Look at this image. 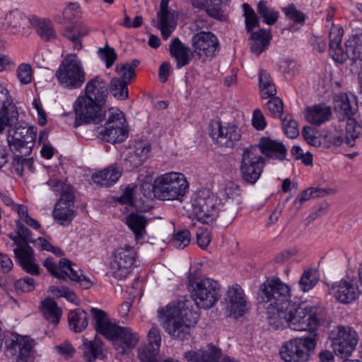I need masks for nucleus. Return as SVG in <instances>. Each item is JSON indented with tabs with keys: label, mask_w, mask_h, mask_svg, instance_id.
I'll return each instance as SVG.
<instances>
[{
	"label": "nucleus",
	"mask_w": 362,
	"mask_h": 362,
	"mask_svg": "<svg viewBox=\"0 0 362 362\" xmlns=\"http://www.w3.org/2000/svg\"><path fill=\"white\" fill-rule=\"evenodd\" d=\"M271 38L269 30L260 29L252 33L250 38L251 52L257 55L260 54L267 48Z\"/></svg>",
	"instance_id": "nucleus-38"
},
{
	"label": "nucleus",
	"mask_w": 362,
	"mask_h": 362,
	"mask_svg": "<svg viewBox=\"0 0 362 362\" xmlns=\"http://www.w3.org/2000/svg\"><path fill=\"white\" fill-rule=\"evenodd\" d=\"M8 130V142L12 152L30 155L35 143L37 129L27 125L14 124Z\"/></svg>",
	"instance_id": "nucleus-11"
},
{
	"label": "nucleus",
	"mask_w": 362,
	"mask_h": 362,
	"mask_svg": "<svg viewBox=\"0 0 362 362\" xmlns=\"http://www.w3.org/2000/svg\"><path fill=\"white\" fill-rule=\"evenodd\" d=\"M211 137L220 146L233 148L240 139L241 134L233 124L223 126L220 122L214 121L210 124Z\"/></svg>",
	"instance_id": "nucleus-16"
},
{
	"label": "nucleus",
	"mask_w": 362,
	"mask_h": 362,
	"mask_svg": "<svg viewBox=\"0 0 362 362\" xmlns=\"http://www.w3.org/2000/svg\"><path fill=\"white\" fill-rule=\"evenodd\" d=\"M103 347L102 340L97 336L93 340L83 339L82 350L87 362H94L96 358H102Z\"/></svg>",
	"instance_id": "nucleus-36"
},
{
	"label": "nucleus",
	"mask_w": 362,
	"mask_h": 362,
	"mask_svg": "<svg viewBox=\"0 0 362 362\" xmlns=\"http://www.w3.org/2000/svg\"><path fill=\"white\" fill-rule=\"evenodd\" d=\"M176 248L184 249L191 241L190 232L187 229L178 230L170 240Z\"/></svg>",
	"instance_id": "nucleus-56"
},
{
	"label": "nucleus",
	"mask_w": 362,
	"mask_h": 362,
	"mask_svg": "<svg viewBox=\"0 0 362 362\" xmlns=\"http://www.w3.org/2000/svg\"><path fill=\"white\" fill-rule=\"evenodd\" d=\"M33 347V340L26 337L17 338L6 346L5 354L12 362H27Z\"/></svg>",
	"instance_id": "nucleus-21"
},
{
	"label": "nucleus",
	"mask_w": 362,
	"mask_h": 362,
	"mask_svg": "<svg viewBox=\"0 0 362 362\" xmlns=\"http://www.w3.org/2000/svg\"><path fill=\"white\" fill-rule=\"evenodd\" d=\"M43 266L54 277L63 280L69 277L71 281L77 282L82 288L88 289L93 284L88 277L75 270L72 267V262L68 259H61L57 266L52 258L47 257L43 262Z\"/></svg>",
	"instance_id": "nucleus-12"
},
{
	"label": "nucleus",
	"mask_w": 362,
	"mask_h": 362,
	"mask_svg": "<svg viewBox=\"0 0 362 362\" xmlns=\"http://www.w3.org/2000/svg\"><path fill=\"white\" fill-rule=\"evenodd\" d=\"M342 34V30L336 27H332L329 33V55L335 62L341 64L350 59L347 50L344 52L341 46Z\"/></svg>",
	"instance_id": "nucleus-30"
},
{
	"label": "nucleus",
	"mask_w": 362,
	"mask_h": 362,
	"mask_svg": "<svg viewBox=\"0 0 362 362\" xmlns=\"http://www.w3.org/2000/svg\"><path fill=\"white\" fill-rule=\"evenodd\" d=\"M59 198L55 204L53 211V217L55 221L62 226L69 225L74 217L76 211L74 210V196L69 197Z\"/></svg>",
	"instance_id": "nucleus-23"
},
{
	"label": "nucleus",
	"mask_w": 362,
	"mask_h": 362,
	"mask_svg": "<svg viewBox=\"0 0 362 362\" xmlns=\"http://www.w3.org/2000/svg\"><path fill=\"white\" fill-rule=\"evenodd\" d=\"M331 345L334 353L341 358L349 356L358 341L356 332L349 326L339 325L329 334Z\"/></svg>",
	"instance_id": "nucleus-13"
},
{
	"label": "nucleus",
	"mask_w": 362,
	"mask_h": 362,
	"mask_svg": "<svg viewBox=\"0 0 362 362\" xmlns=\"http://www.w3.org/2000/svg\"><path fill=\"white\" fill-rule=\"evenodd\" d=\"M264 164V159L258 153L257 147L251 146L245 148L240 169L242 178L248 184H255L259 180Z\"/></svg>",
	"instance_id": "nucleus-14"
},
{
	"label": "nucleus",
	"mask_w": 362,
	"mask_h": 362,
	"mask_svg": "<svg viewBox=\"0 0 362 362\" xmlns=\"http://www.w3.org/2000/svg\"><path fill=\"white\" fill-rule=\"evenodd\" d=\"M331 189H324L319 188H309L304 190L298 201H295V204L297 202L299 204L298 207L305 201L308 200L311 197H320L327 194Z\"/></svg>",
	"instance_id": "nucleus-62"
},
{
	"label": "nucleus",
	"mask_w": 362,
	"mask_h": 362,
	"mask_svg": "<svg viewBox=\"0 0 362 362\" xmlns=\"http://www.w3.org/2000/svg\"><path fill=\"white\" fill-rule=\"evenodd\" d=\"M16 76L23 85L31 83L33 79L31 65L27 63L21 64L16 69Z\"/></svg>",
	"instance_id": "nucleus-59"
},
{
	"label": "nucleus",
	"mask_w": 362,
	"mask_h": 362,
	"mask_svg": "<svg viewBox=\"0 0 362 362\" xmlns=\"http://www.w3.org/2000/svg\"><path fill=\"white\" fill-rule=\"evenodd\" d=\"M265 109L271 116L274 117H278L281 119L284 111L283 101L275 95L272 96V98L267 103Z\"/></svg>",
	"instance_id": "nucleus-55"
},
{
	"label": "nucleus",
	"mask_w": 362,
	"mask_h": 362,
	"mask_svg": "<svg viewBox=\"0 0 362 362\" xmlns=\"http://www.w3.org/2000/svg\"><path fill=\"white\" fill-rule=\"evenodd\" d=\"M33 23V17H27L22 12L15 10L8 13L5 18V25L13 34H27V29Z\"/></svg>",
	"instance_id": "nucleus-27"
},
{
	"label": "nucleus",
	"mask_w": 362,
	"mask_h": 362,
	"mask_svg": "<svg viewBox=\"0 0 362 362\" xmlns=\"http://www.w3.org/2000/svg\"><path fill=\"white\" fill-rule=\"evenodd\" d=\"M42 313L44 317L54 325H57L62 316V310L57 303L51 298H47L42 302Z\"/></svg>",
	"instance_id": "nucleus-44"
},
{
	"label": "nucleus",
	"mask_w": 362,
	"mask_h": 362,
	"mask_svg": "<svg viewBox=\"0 0 362 362\" xmlns=\"http://www.w3.org/2000/svg\"><path fill=\"white\" fill-rule=\"evenodd\" d=\"M317 281L318 276L316 271L308 269L303 273L299 280V287L303 292H307L312 289Z\"/></svg>",
	"instance_id": "nucleus-52"
},
{
	"label": "nucleus",
	"mask_w": 362,
	"mask_h": 362,
	"mask_svg": "<svg viewBox=\"0 0 362 362\" xmlns=\"http://www.w3.org/2000/svg\"><path fill=\"white\" fill-rule=\"evenodd\" d=\"M255 147L262 154L268 158L283 160L286 158L287 149L285 146L269 137H262L259 139L257 146Z\"/></svg>",
	"instance_id": "nucleus-28"
},
{
	"label": "nucleus",
	"mask_w": 362,
	"mask_h": 362,
	"mask_svg": "<svg viewBox=\"0 0 362 362\" xmlns=\"http://www.w3.org/2000/svg\"><path fill=\"white\" fill-rule=\"evenodd\" d=\"M140 190L147 199L146 204H151L157 199L158 192V174L156 172L148 173L141 180Z\"/></svg>",
	"instance_id": "nucleus-31"
},
{
	"label": "nucleus",
	"mask_w": 362,
	"mask_h": 362,
	"mask_svg": "<svg viewBox=\"0 0 362 362\" xmlns=\"http://www.w3.org/2000/svg\"><path fill=\"white\" fill-rule=\"evenodd\" d=\"M136 258V252L133 247L125 245L117 248L110 262V273L118 280L124 279L130 274Z\"/></svg>",
	"instance_id": "nucleus-15"
},
{
	"label": "nucleus",
	"mask_w": 362,
	"mask_h": 362,
	"mask_svg": "<svg viewBox=\"0 0 362 362\" xmlns=\"http://www.w3.org/2000/svg\"><path fill=\"white\" fill-rule=\"evenodd\" d=\"M98 54L100 59L105 62L107 69L111 67L117 59V54L115 49L109 47L107 44L105 47L99 48Z\"/></svg>",
	"instance_id": "nucleus-58"
},
{
	"label": "nucleus",
	"mask_w": 362,
	"mask_h": 362,
	"mask_svg": "<svg viewBox=\"0 0 362 362\" xmlns=\"http://www.w3.org/2000/svg\"><path fill=\"white\" fill-rule=\"evenodd\" d=\"M69 326L71 331L79 333L88 326V313L81 308H76L68 315Z\"/></svg>",
	"instance_id": "nucleus-40"
},
{
	"label": "nucleus",
	"mask_w": 362,
	"mask_h": 362,
	"mask_svg": "<svg viewBox=\"0 0 362 362\" xmlns=\"http://www.w3.org/2000/svg\"><path fill=\"white\" fill-rule=\"evenodd\" d=\"M188 288L196 306L204 310L214 307L221 296V286L217 281L197 277L192 273L189 275Z\"/></svg>",
	"instance_id": "nucleus-6"
},
{
	"label": "nucleus",
	"mask_w": 362,
	"mask_h": 362,
	"mask_svg": "<svg viewBox=\"0 0 362 362\" xmlns=\"http://www.w3.org/2000/svg\"><path fill=\"white\" fill-rule=\"evenodd\" d=\"M126 223L135 235L136 239L143 238L147 223V220L143 215L131 213L126 218Z\"/></svg>",
	"instance_id": "nucleus-45"
},
{
	"label": "nucleus",
	"mask_w": 362,
	"mask_h": 362,
	"mask_svg": "<svg viewBox=\"0 0 362 362\" xmlns=\"http://www.w3.org/2000/svg\"><path fill=\"white\" fill-rule=\"evenodd\" d=\"M202 362H238L234 358L225 356L221 349L213 344L201 348Z\"/></svg>",
	"instance_id": "nucleus-41"
},
{
	"label": "nucleus",
	"mask_w": 362,
	"mask_h": 362,
	"mask_svg": "<svg viewBox=\"0 0 362 362\" xmlns=\"http://www.w3.org/2000/svg\"><path fill=\"white\" fill-rule=\"evenodd\" d=\"M31 25L35 27L37 33L45 41H49L56 37L52 24L49 21L33 17Z\"/></svg>",
	"instance_id": "nucleus-46"
},
{
	"label": "nucleus",
	"mask_w": 362,
	"mask_h": 362,
	"mask_svg": "<svg viewBox=\"0 0 362 362\" xmlns=\"http://www.w3.org/2000/svg\"><path fill=\"white\" fill-rule=\"evenodd\" d=\"M89 32L90 29L87 25L83 22L76 21L73 25L66 26L62 35L76 45H79L80 49L82 45L79 37L87 35Z\"/></svg>",
	"instance_id": "nucleus-39"
},
{
	"label": "nucleus",
	"mask_w": 362,
	"mask_h": 362,
	"mask_svg": "<svg viewBox=\"0 0 362 362\" xmlns=\"http://www.w3.org/2000/svg\"><path fill=\"white\" fill-rule=\"evenodd\" d=\"M169 0L160 3V24H177V13L168 8Z\"/></svg>",
	"instance_id": "nucleus-51"
},
{
	"label": "nucleus",
	"mask_w": 362,
	"mask_h": 362,
	"mask_svg": "<svg viewBox=\"0 0 362 362\" xmlns=\"http://www.w3.org/2000/svg\"><path fill=\"white\" fill-rule=\"evenodd\" d=\"M16 225L17 228V235H10V238L14 242L15 238H18L20 244H23L25 243L28 244V243H35V240L32 238V233L30 229L25 227L20 221H16Z\"/></svg>",
	"instance_id": "nucleus-54"
},
{
	"label": "nucleus",
	"mask_w": 362,
	"mask_h": 362,
	"mask_svg": "<svg viewBox=\"0 0 362 362\" xmlns=\"http://www.w3.org/2000/svg\"><path fill=\"white\" fill-rule=\"evenodd\" d=\"M47 183L54 192L59 194L60 198L69 197V195L74 196L72 187L65 182L57 179H50Z\"/></svg>",
	"instance_id": "nucleus-53"
},
{
	"label": "nucleus",
	"mask_w": 362,
	"mask_h": 362,
	"mask_svg": "<svg viewBox=\"0 0 362 362\" xmlns=\"http://www.w3.org/2000/svg\"><path fill=\"white\" fill-rule=\"evenodd\" d=\"M332 115V109L325 104L315 105L309 107L305 111L306 120L315 125H320L328 121Z\"/></svg>",
	"instance_id": "nucleus-32"
},
{
	"label": "nucleus",
	"mask_w": 362,
	"mask_h": 362,
	"mask_svg": "<svg viewBox=\"0 0 362 362\" xmlns=\"http://www.w3.org/2000/svg\"><path fill=\"white\" fill-rule=\"evenodd\" d=\"M317 334L310 337L295 338L286 341L281 346L279 354L285 362H306L310 352L316 346Z\"/></svg>",
	"instance_id": "nucleus-8"
},
{
	"label": "nucleus",
	"mask_w": 362,
	"mask_h": 362,
	"mask_svg": "<svg viewBox=\"0 0 362 362\" xmlns=\"http://www.w3.org/2000/svg\"><path fill=\"white\" fill-rule=\"evenodd\" d=\"M282 125L286 135L291 138L294 139L298 136L299 134L298 124L296 120L291 118H281Z\"/></svg>",
	"instance_id": "nucleus-63"
},
{
	"label": "nucleus",
	"mask_w": 362,
	"mask_h": 362,
	"mask_svg": "<svg viewBox=\"0 0 362 362\" xmlns=\"http://www.w3.org/2000/svg\"><path fill=\"white\" fill-rule=\"evenodd\" d=\"M189 184L182 173L170 172L160 175V200L182 202Z\"/></svg>",
	"instance_id": "nucleus-10"
},
{
	"label": "nucleus",
	"mask_w": 362,
	"mask_h": 362,
	"mask_svg": "<svg viewBox=\"0 0 362 362\" xmlns=\"http://www.w3.org/2000/svg\"><path fill=\"white\" fill-rule=\"evenodd\" d=\"M128 85L120 78L114 77L110 83L109 91L117 100H124L128 98Z\"/></svg>",
	"instance_id": "nucleus-50"
},
{
	"label": "nucleus",
	"mask_w": 362,
	"mask_h": 362,
	"mask_svg": "<svg viewBox=\"0 0 362 362\" xmlns=\"http://www.w3.org/2000/svg\"><path fill=\"white\" fill-rule=\"evenodd\" d=\"M286 16L296 23H301L305 21L304 14L297 10L293 5H289L284 8Z\"/></svg>",
	"instance_id": "nucleus-64"
},
{
	"label": "nucleus",
	"mask_w": 362,
	"mask_h": 362,
	"mask_svg": "<svg viewBox=\"0 0 362 362\" xmlns=\"http://www.w3.org/2000/svg\"><path fill=\"white\" fill-rule=\"evenodd\" d=\"M329 293L339 302L348 304L356 300L361 292L354 279H345L332 284L329 288Z\"/></svg>",
	"instance_id": "nucleus-19"
},
{
	"label": "nucleus",
	"mask_w": 362,
	"mask_h": 362,
	"mask_svg": "<svg viewBox=\"0 0 362 362\" xmlns=\"http://www.w3.org/2000/svg\"><path fill=\"white\" fill-rule=\"evenodd\" d=\"M163 318V327L173 339L185 341L192 337V329L197 323L199 314L188 300L168 304L160 311Z\"/></svg>",
	"instance_id": "nucleus-1"
},
{
	"label": "nucleus",
	"mask_w": 362,
	"mask_h": 362,
	"mask_svg": "<svg viewBox=\"0 0 362 362\" xmlns=\"http://www.w3.org/2000/svg\"><path fill=\"white\" fill-rule=\"evenodd\" d=\"M339 127L345 134V144L354 146L355 141L362 135V127L354 117H350L344 121H339Z\"/></svg>",
	"instance_id": "nucleus-33"
},
{
	"label": "nucleus",
	"mask_w": 362,
	"mask_h": 362,
	"mask_svg": "<svg viewBox=\"0 0 362 362\" xmlns=\"http://www.w3.org/2000/svg\"><path fill=\"white\" fill-rule=\"evenodd\" d=\"M126 127L129 129L124 114L119 110H109L107 119L103 128L116 129V128L124 129Z\"/></svg>",
	"instance_id": "nucleus-48"
},
{
	"label": "nucleus",
	"mask_w": 362,
	"mask_h": 362,
	"mask_svg": "<svg viewBox=\"0 0 362 362\" xmlns=\"http://www.w3.org/2000/svg\"><path fill=\"white\" fill-rule=\"evenodd\" d=\"M225 302L226 310L229 317L238 318L244 315L248 310L244 291L238 284L228 289Z\"/></svg>",
	"instance_id": "nucleus-18"
},
{
	"label": "nucleus",
	"mask_w": 362,
	"mask_h": 362,
	"mask_svg": "<svg viewBox=\"0 0 362 362\" xmlns=\"http://www.w3.org/2000/svg\"><path fill=\"white\" fill-rule=\"evenodd\" d=\"M115 70L120 76L119 78H120L122 81L127 82V85L130 83L131 80L136 76L134 69L129 66V63L117 64Z\"/></svg>",
	"instance_id": "nucleus-61"
},
{
	"label": "nucleus",
	"mask_w": 362,
	"mask_h": 362,
	"mask_svg": "<svg viewBox=\"0 0 362 362\" xmlns=\"http://www.w3.org/2000/svg\"><path fill=\"white\" fill-rule=\"evenodd\" d=\"M257 11L260 17L263 18V21L269 25L274 24L279 18L278 11L269 6L265 1L258 2Z\"/></svg>",
	"instance_id": "nucleus-49"
},
{
	"label": "nucleus",
	"mask_w": 362,
	"mask_h": 362,
	"mask_svg": "<svg viewBox=\"0 0 362 362\" xmlns=\"http://www.w3.org/2000/svg\"><path fill=\"white\" fill-rule=\"evenodd\" d=\"M18 112L13 103L8 90L0 84V133L18 121Z\"/></svg>",
	"instance_id": "nucleus-20"
},
{
	"label": "nucleus",
	"mask_w": 362,
	"mask_h": 362,
	"mask_svg": "<svg viewBox=\"0 0 362 362\" xmlns=\"http://www.w3.org/2000/svg\"><path fill=\"white\" fill-rule=\"evenodd\" d=\"M259 303L267 304V320L271 315H279L293 303L291 301L290 287L279 279L267 281L258 291Z\"/></svg>",
	"instance_id": "nucleus-5"
},
{
	"label": "nucleus",
	"mask_w": 362,
	"mask_h": 362,
	"mask_svg": "<svg viewBox=\"0 0 362 362\" xmlns=\"http://www.w3.org/2000/svg\"><path fill=\"white\" fill-rule=\"evenodd\" d=\"M14 288L17 293L33 291L35 289V281L29 276L20 279L14 283Z\"/></svg>",
	"instance_id": "nucleus-60"
},
{
	"label": "nucleus",
	"mask_w": 362,
	"mask_h": 362,
	"mask_svg": "<svg viewBox=\"0 0 362 362\" xmlns=\"http://www.w3.org/2000/svg\"><path fill=\"white\" fill-rule=\"evenodd\" d=\"M222 202L219 197L207 189L195 192L189 202L184 206L189 218L206 223H213L219 216Z\"/></svg>",
	"instance_id": "nucleus-4"
},
{
	"label": "nucleus",
	"mask_w": 362,
	"mask_h": 362,
	"mask_svg": "<svg viewBox=\"0 0 362 362\" xmlns=\"http://www.w3.org/2000/svg\"><path fill=\"white\" fill-rule=\"evenodd\" d=\"M104 105L92 100L91 97L81 95L77 98L74 105L75 112V122L74 127H78L87 124H99L105 119L103 111Z\"/></svg>",
	"instance_id": "nucleus-9"
},
{
	"label": "nucleus",
	"mask_w": 362,
	"mask_h": 362,
	"mask_svg": "<svg viewBox=\"0 0 362 362\" xmlns=\"http://www.w3.org/2000/svg\"><path fill=\"white\" fill-rule=\"evenodd\" d=\"M345 47L352 61H362V32L349 37L345 42Z\"/></svg>",
	"instance_id": "nucleus-43"
},
{
	"label": "nucleus",
	"mask_w": 362,
	"mask_h": 362,
	"mask_svg": "<svg viewBox=\"0 0 362 362\" xmlns=\"http://www.w3.org/2000/svg\"><path fill=\"white\" fill-rule=\"evenodd\" d=\"M227 0H211L209 2L206 12L207 14L219 21H224L226 17L223 11L221 10V5L226 2Z\"/></svg>",
	"instance_id": "nucleus-57"
},
{
	"label": "nucleus",
	"mask_w": 362,
	"mask_h": 362,
	"mask_svg": "<svg viewBox=\"0 0 362 362\" xmlns=\"http://www.w3.org/2000/svg\"><path fill=\"white\" fill-rule=\"evenodd\" d=\"M98 129H100V127H98ZM128 134L129 129L126 127H124V129L116 128V129L100 128V130L98 131L100 139L112 144L124 141Z\"/></svg>",
	"instance_id": "nucleus-42"
},
{
	"label": "nucleus",
	"mask_w": 362,
	"mask_h": 362,
	"mask_svg": "<svg viewBox=\"0 0 362 362\" xmlns=\"http://www.w3.org/2000/svg\"><path fill=\"white\" fill-rule=\"evenodd\" d=\"M55 77L65 89L76 90L82 87L86 81V72L76 54H69L64 57L55 72Z\"/></svg>",
	"instance_id": "nucleus-7"
},
{
	"label": "nucleus",
	"mask_w": 362,
	"mask_h": 362,
	"mask_svg": "<svg viewBox=\"0 0 362 362\" xmlns=\"http://www.w3.org/2000/svg\"><path fill=\"white\" fill-rule=\"evenodd\" d=\"M83 95L105 106L109 95L108 85L101 77L95 76L87 82Z\"/></svg>",
	"instance_id": "nucleus-26"
},
{
	"label": "nucleus",
	"mask_w": 362,
	"mask_h": 362,
	"mask_svg": "<svg viewBox=\"0 0 362 362\" xmlns=\"http://www.w3.org/2000/svg\"><path fill=\"white\" fill-rule=\"evenodd\" d=\"M218 40L211 32H200L194 35L192 39L193 53L199 58L213 57L218 48Z\"/></svg>",
	"instance_id": "nucleus-17"
},
{
	"label": "nucleus",
	"mask_w": 362,
	"mask_h": 362,
	"mask_svg": "<svg viewBox=\"0 0 362 362\" xmlns=\"http://www.w3.org/2000/svg\"><path fill=\"white\" fill-rule=\"evenodd\" d=\"M169 52L175 59L177 68L188 65L194 54L190 48L182 43L178 37H175L170 41Z\"/></svg>",
	"instance_id": "nucleus-29"
},
{
	"label": "nucleus",
	"mask_w": 362,
	"mask_h": 362,
	"mask_svg": "<svg viewBox=\"0 0 362 362\" xmlns=\"http://www.w3.org/2000/svg\"><path fill=\"white\" fill-rule=\"evenodd\" d=\"M150 152V146L144 141H137L135 143L134 148L129 152L126 158L127 163L132 168L141 166L147 159Z\"/></svg>",
	"instance_id": "nucleus-34"
},
{
	"label": "nucleus",
	"mask_w": 362,
	"mask_h": 362,
	"mask_svg": "<svg viewBox=\"0 0 362 362\" xmlns=\"http://www.w3.org/2000/svg\"><path fill=\"white\" fill-rule=\"evenodd\" d=\"M259 90L264 98L274 96L276 89L270 74L265 70L261 69L259 72Z\"/></svg>",
	"instance_id": "nucleus-47"
},
{
	"label": "nucleus",
	"mask_w": 362,
	"mask_h": 362,
	"mask_svg": "<svg viewBox=\"0 0 362 362\" xmlns=\"http://www.w3.org/2000/svg\"><path fill=\"white\" fill-rule=\"evenodd\" d=\"M90 313L95 331L107 339L115 341V345L121 354H124L136 346L139 341L136 332H132L129 327H119L112 323L107 313L100 309L92 308Z\"/></svg>",
	"instance_id": "nucleus-3"
},
{
	"label": "nucleus",
	"mask_w": 362,
	"mask_h": 362,
	"mask_svg": "<svg viewBox=\"0 0 362 362\" xmlns=\"http://www.w3.org/2000/svg\"><path fill=\"white\" fill-rule=\"evenodd\" d=\"M334 110L338 121H344L354 117L358 110L356 98L346 94L337 95L334 98Z\"/></svg>",
	"instance_id": "nucleus-25"
},
{
	"label": "nucleus",
	"mask_w": 362,
	"mask_h": 362,
	"mask_svg": "<svg viewBox=\"0 0 362 362\" xmlns=\"http://www.w3.org/2000/svg\"><path fill=\"white\" fill-rule=\"evenodd\" d=\"M322 320V317H317L313 308L293 303L279 315H271L269 324L274 329L289 327L296 331L313 332Z\"/></svg>",
	"instance_id": "nucleus-2"
},
{
	"label": "nucleus",
	"mask_w": 362,
	"mask_h": 362,
	"mask_svg": "<svg viewBox=\"0 0 362 362\" xmlns=\"http://www.w3.org/2000/svg\"><path fill=\"white\" fill-rule=\"evenodd\" d=\"M121 171L116 165H110L92 177L93 182L100 186L109 187L116 183L121 177Z\"/></svg>",
	"instance_id": "nucleus-35"
},
{
	"label": "nucleus",
	"mask_w": 362,
	"mask_h": 362,
	"mask_svg": "<svg viewBox=\"0 0 362 362\" xmlns=\"http://www.w3.org/2000/svg\"><path fill=\"white\" fill-rule=\"evenodd\" d=\"M14 243L17 247L13 252L22 268L28 274L39 275V266L35 262L34 251L32 247L25 243L20 244L17 238L14 239Z\"/></svg>",
	"instance_id": "nucleus-22"
},
{
	"label": "nucleus",
	"mask_w": 362,
	"mask_h": 362,
	"mask_svg": "<svg viewBox=\"0 0 362 362\" xmlns=\"http://www.w3.org/2000/svg\"><path fill=\"white\" fill-rule=\"evenodd\" d=\"M148 343L138 349V358L141 362H158V328L153 325L148 331Z\"/></svg>",
	"instance_id": "nucleus-24"
},
{
	"label": "nucleus",
	"mask_w": 362,
	"mask_h": 362,
	"mask_svg": "<svg viewBox=\"0 0 362 362\" xmlns=\"http://www.w3.org/2000/svg\"><path fill=\"white\" fill-rule=\"evenodd\" d=\"M136 185L135 184H129L128 185L124 192L123 194L119 196L115 197V202L120 204L121 205H125L127 206H135L137 210H140L141 211H148L152 206L151 204H144L143 206H139L137 204H135V192L136 190Z\"/></svg>",
	"instance_id": "nucleus-37"
}]
</instances>
